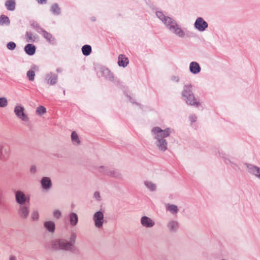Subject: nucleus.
I'll use <instances>...</instances> for the list:
<instances>
[{
  "label": "nucleus",
  "instance_id": "obj_40",
  "mask_svg": "<svg viewBox=\"0 0 260 260\" xmlns=\"http://www.w3.org/2000/svg\"><path fill=\"white\" fill-rule=\"evenodd\" d=\"M93 197L96 200L100 201V200H101V196H100V192L99 191H95L94 193Z\"/></svg>",
  "mask_w": 260,
  "mask_h": 260
},
{
  "label": "nucleus",
  "instance_id": "obj_14",
  "mask_svg": "<svg viewBox=\"0 0 260 260\" xmlns=\"http://www.w3.org/2000/svg\"><path fill=\"white\" fill-rule=\"evenodd\" d=\"M41 184L45 190H49L52 187V182L49 177H44L41 180Z\"/></svg>",
  "mask_w": 260,
  "mask_h": 260
},
{
  "label": "nucleus",
  "instance_id": "obj_26",
  "mask_svg": "<svg viewBox=\"0 0 260 260\" xmlns=\"http://www.w3.org/2000/svg\"><path fill=\"white\" fill-rule=\"evenodd\" d=\"M5 6L9 11H14L15 9V2L14 0H8L6 2Z\"/></svg>",
  "mask_w": 260,
  "mask_h": 260
},
{
  "label": "nucleus",
  "instance_id": "obj_28",
  "mask_svg": "<svg viewBox=\"0 0 260 260\" xmlns=\"http://www.w3.org/2000/svg\"><path fill=\"white\" fill-rule=\"evenodd\" d=\"M51 11L54 15H58L60 13V9L57 4H54L51 7Z\"/></svg>",
  "mask_w": 260,
  "mask_h": 260
},
{
  "label": "nucleus",
  "instance_id": "obj_35",
  "mask_svg": "<svg viewBox=\"0 0 260 260\" xmlns=\"http://www.w3.org/2000/svg\"><path fill=\"white\" fill-rule=\"evenodd\" d=\"M8 104L7 99L5 98H0V107L4 108L7 106Z\"/></svg>",
  "mask_w": 260,
  "mask_h": 260
},
{
  "label": "nucleus",
  "instance_id": "obj_29",
  "mask_svg": "<svg viewBox=\"0 0 260 260\" xmlns=\"http://www.w3.org/2000/svg\"><path fill=\"white\" fill-rule=\"evenodd\" d=\"M82 51L84 55L88 56L91 52V47L88 45H84L82 48Z\"/></svg>",
  "mask_w": 260,
  "mask_h": 260
},
{
  "label": "nucleus",
  "instance_id": "obj_13",
  "mask_svg": "<svg viewBox=\"0 0 260 260\" xmlns=\"http://www.w3.org/2000/svg\"><path fill=\"white\" fill-rule=\"evenodd\" d=\"M45 80L49 85H55L57 82V75L51 72L46 75Z\"/></svg>",
  "mask_w": 260,
  "mask_h": 260
},
{
  "label": "nucleus",
  "instance_id": "obj_10",
  "mask_svg": "<svg viewBox=\"0 0 260 260\" xmlns=\"http://www.w3.org/2000/svg\"><path fill=\"white\" fill-rule=\"evenodd\" d=\"M141 225L147 229L152 228L155 224L154 220L147 216H143L140 218Z\"/></svg>",
  "mask_w": 260,
  "mask_h": 260
},
{
  "label": "nucleus",
  "instance_id": "obj_2",
  "mask_svg": "<svg viewBox=\"0 0 260 260\" xmlns=\"http://www.w3.org/2000/svg\"><path fill=\"white\" fill-rule=\"evenodd\" d=\"M77 235L75 232H71L69 239L60 238L53 240L51 245L54 250H61L66 251L74 252L75 249V245L76 242Z\"/></svg>",
  "mask_w": 260,
  "mask_h": 260
},
{
  "label": "nucleus",
  "instance_id": "obj_11",
  "mask_svg": "<svg viewBox=\"0 0 260 260\" xmlns=\"http://www.w3.org/2000/svg\"><path fill=\"white\" fill-rule=\"evenodd\" d=\"M248 172L260 180V168L252 164H246Z\"/></svg>",
  "mask_w": 260,
  "mask_h": 260
},
{
  "label": "nucleus",
  "instance_id": "obj_5",
  "mask_svg": "<svg viewBox=\"0 0 260 260\" xmlns=\"http://www.w3.org/2000/svg\"><path fill=\"white\" fill-rule=\"evenodd\" d=\"M15 201L18 205L29 204L30 197L21 190H16L15 192Z\"/></svg>",
  "mask_w": 260,
  "mask_h": 260
},
{
  "label": "nucleus",
  "instance_id": "obj_12",
  "mask_svg": "<svg viewBox=\"0 0 260 260\" xmlns=\"http://www.w3.org/2000/svg\"><path fill=\"white\" fill-rule=\"evenodd\" d=\"M167 227L170 232L176 233L179 229V223L177 220L171 219L167 222Z\"/></svg>",
  "mask_w": 260,
  "mask_h": 260
},
{
  "label": "nucleus",
  "instance_id": "obj_33",
  "mask_svg": "<svg viewBox=\"0 0 260 260\" xmlns=\"http://www.w3.org/2000/svg\"><path fill=\"white\" fill-rule=\"evenodd\" d=\"M109 168L105 166H100L98 167V170L100 173L106 175Z\"/></svg>",
  "mask_w": 260,
  "mask_h": 260
},
{
  "label": "nucleus",
  "instance_id": "obj_30",
  "mask_svg": "<svg viewBox=\"0 0 260 260\" xmlns=\"http://www.w3.org/2000/svg\"><path fill=\"white\" fill-rule=\"evenodd\" d=\"M10 23L9 18L5 15H2L0 16V25H8Z\"/></svg>",
  "mask_w": 260,
  "mask_h": 260
},
{
  "label": "nucleus",
  "instance_id": "obj_9",
  "mask_svg": "<svg viewBox=\"0 0 260 260\" xmlns=\"http://www.w3.org/2000/svg\"><path fill=\"white\" fill-rule=\"evenodd\" d=\"M194 27L198 31L202 32L208 28V24L203 18L198 17L194 23Z\"/></svg>",
  "mask_w": 260,
  "mask_h": 260
},
{
  "label": "nucleus",
  "instance_id": "obj_3",
  "mask_svg": "<svg viewBox=\"0 0 260 260\" xmlns=\"http://www.w3.org/2000/svg\"><path fill=\"white\" fill-rule=\"evenodd\" d=\"M156 15L157 18L163 22L171 32L179 38H183L185 37V32L175 20L168 16H166L160 11H157Z\"/></svg>",
  "mask_w": 260,
  "mask_h": 260
},
{
  "label": "nucleus",
  "instance_id": "obj_47",
  "mask_svg": "<svg viewBox=\"0 0 260 260\" xmlns=\"http://www.w3.org/2000/svg\"><path fill=\"white\" fill-rule=\"evenodd\" d=\"M127 97L129 98V100L130 102H131L132 103H134V102H133V100L132 99V98L129 96H127Z\"/></svg>",
  "mask_w": 260,
  "mask_h": 260
},
{
  "label": "nucleus",
  "instance_id": "obj_19",
  "mask_svg": "<svg viewBox=\"0 0 260 260\" xmlns=\"http://www.w3.org/2000/svg\"><path fill=\"white\" fill-rule=\"evenodd\" d=\"M106 175L116 179L120 178L121 177V174L119 171L110 167L109 168Z\"/></svg>",
  "mask_w": 260,
  "mask_h": 260
},
{
  "label": "nucleus",
  "instance_id": "obj_15",
  "mask_svg": "<svg viewBox=\"0 0 260 260\" xmlns=\"http://www.w3.org/2000/svg\"><path fill=\"white\" fill-rule=\"evenodd\" d=\"M100 75L104 77L106 79L112 81L113 79V76L110 71L105 67H103L101 69L99 73Z\"/></svg>",
  "mask_w": 260,
  "mask_h": 260
},
{
  "label": "nucleus",
  "instance_id": "obj_45",
  "mask_svg": "<svg viewBox=\"0 0 260 260\" xmlns=\"http://www.w3.org/2000/svg\"><path fill=\"white\" fill-rule=\"evenodd\" d=\"M8 260H17V257L15 255H11L9 257V259Z\"/></svg>",
  "mask_w": 260,
  "mask_h": 260
},
{
  "label": "nucleus",
  "instance_id": "obj_7",
  "mask_svg": "<svg viewBox=\"0 0 260 260\" xmlns=\"http://www.w3.org/2000/svg\"><path fill=\"white\" fill-rule=\"evenodd\" d=\"M29 204L18 205L17 214L21 219H26L29 216Z\"/></svg>",
  "mask_w": 260,
  "mask_h": 260
},
{
  "label": "nucleus",
  "instance_id": "obj_4",
  "mask_svg": "<svg viewBox=\"0 0 260 260\" xmlns=\"http://www.w3.org/2000/svg\"><path fill=\"white\" fill-rule=\"evenodd\" d=\"M182 96L183 100L188 105L198 106L200 104V103L197 101V99L194 96L192 91V85L191 84L184 85L182 91Z\"/></svg>",
  "mask_w": 260,
  "mask_h": 260
},
{
  "label": "nucleus",
  "instance_id": "obj_48",
  "mask_svg": "<svg viewBox=\"0 0 260 260\" xmlns=\"http://www.w3.org/2000/svg\"><path fill=\"white\" fill-rule=\"evenodd\" d=\"M56 71H57V72H60L61 71V69H57L56 70Z\"/></svg>",
  "mask_w": 260,
  "mask_h": 260
},
{
  "label": "nucleus",
  "instance_id": "obj_16",
  "mask_svg": "<svg viewBox=\"0 0 260 260\" xmlns=\"http://www.w3.org/2000/svg\"><path fill=\"white\" fill-rule=\"evenodd\" d=\"M201 68L199 64L196 61H192L189 64V71L193 74H198L201 72Z\"/></svg>",
  "mask_w": 260,
  "mask_h": 260
},
{
  "label": "nucleus",
  "instance_id": "obj_43",
  "mask_svg": "<svg viewBox=\"0 0 260 260\" xmlns=\"http://www.w3.org/2000/svg\"><path fill=\"white\" fill-rule=\"evenodd\" d=\"M30 171L31 173H35L37 171V168L35 166H32L30 167Z\"/></svg>",
  "mask_w": 260,
  "mask_h": 260
},
{
  "label": "nucleus",
  "instance_id": "obj_20",
  "mask_svg": "<svg viewBox=\"0 0 260 260\" xmlns=\"http://www.w3.org/2000/svg\"><path fill=\"white\" fill-rule=\"evenodd\" d=\"M145 186L150 191H155L157 189V185L153 182L146 180L144 181Z\"/></svg>",
  "mask_w": 260,
  "mask_h": 260
},
{
  "label": "nucleus",
  "instance_id": "obj_44",
  "mask_svg": "<svg viewBox=\"0 0 260 260\" xmlns=\"http://www.w3.org/2000/svg\"><path fill=\"white\" fill-rule=\"evenodd\" d=\"M171 80L173 81H174V82H178L179 80V78L177 76H173L171 78Z\"/></svg>",
  "mask_w": 260,
  "mask_h": 260
},
{
  "label": "nucleus",
  "instance_id": "obj_37",
  "mask_svg": "<svg viewBox=\"0 0 260 260\" xmlns=\"http://www.w3.org/2000/svg\"><path fill=\"white\" fill-rule=\"evenodd\" d=\"M16 47V44L13 42H10L7 44V47L10 50L15 49Z\"/></svg>",
  "mask_w": 260,
  "mask_h": 260
},
{
  "label": "nucleus",
  "instance_id": "obj_17",
  "mask_svg": "<svg viewBox=\"0 0 260 260\" xmlns=\"http://www.w3.org/2000/svg\"><path fill=\"white\" fill-rule=\"evenodd\" d=\"M44 227L50 233L53 234L55 230V224L53 221H46L44 223Z\"/></svg>",
  "mask_w": 260,
  "mask_h": 260
},
{
  "label": "nucleus",
  "instance_id": "obj_25",
  "mask_svg": "<svg viewBox=\"0 0 260 260\" xmlns=\"http://www.w3.org/2000/svg\"><path fill=\"white\" fill-rule=\"evenodd\" d=\"M43 36L46 40L50 43L54 44L55 43V39L53 37L52 35L46 30L43 31Z\"/></svg>",
  "mask_w": 260,
  "mask_h": 260
},
{
  "label": "nucleus",
  "instance_id": "obj_38",
  "mask_svg": "<svg viewBox=\"0 0 260 260\" xmlns=\"http://www.w3.org/2000/svg\"><path fill=\"white\" fill-rule=\"evenodd\" d=\"M53 215L54 218L56 219H59L61 215V213L59 210H55L54 211Z\"/></svg>",
  "mask_w": 260,
  "mask_h": 260
},
{
  "label": "nucleus",
  "instance_id": "obj_34",
  "mask_svg": "<svg viewBox=\"0 0 260 260\" xmlns=\"http://www.w3.org/2000/svg\"><path fill=\"white\" fill-rule=\"evenodd\" d=\"M46 112V108L42 106H40L36 109V113L40 115H43Z\"/></svg>",
  "mask_w": 260,
  "mask_h": 260
},
{
  "label": "nucleus",
  "instance_id": "obj_41",
  "mask_svg": "<svg viewBox=\"0 0 260 260\" xmlns=\"http://www.w3.org/2000/svg\"><path fill=\"white\" fill-rule=\"evenodd\" d=\"M33 26L35 27V28L36 29V30L39 32V33H41L43 34V31L44 30L43 29H42L41 27H40V26H37V25L36 24V26H35V24H34L33 25Z\"/></svg>",
  "mask_w": 260,
  "mask_h": 260
},
{
  "label": "nucleus",
  "instance_id": "obj_31",
  "mask_svg": "<svg viewBox=\"0 0 260 260\" xmlns=\"http://www.w3.org/2000/svg\"><path fill=\"white\" fill-rule=\"evenodd\" d=\"M26 37L27 42H34L36 39V36L31 32H26Z\"/></svg>",
  "mask_w": 260,
  "mask_h": 260
},
{
  "label": "nucleus",
  "instance_id": "obj_21",
  "mask_svg": "<svg viewBox=\"0 0 260 260\" xmlns=\"http://www.w3.org/2000/svg\"><path fill=\"white\" fill-rule=\"evenodd\" d=\"M70 224L71 226H76L78 222V216L75 213L72 212L69 215Z\"/></svg>",
  "mask_w": 260,
  "mask_h": 260
},
{
  "label": "nucleus",
  "instance_id": "obj_1",
  "mask_svg": "<svg viewBox=\"0 0 260 260\" xmlns=\"http://www.w3.org/2000/svg\"><path fill=\"white\" fill-rule=\"evenodd\" d=\"M173 132V129L170 127L162 129L158 126H155L151 129V135L158 150L165 152L168 149V143L166 138L170 136Z\"/></svg>",
  "mask_w": 260,
  "mask_h": 260
},
{
  "label": "nucleus",
  "instance_id": "obj_46",
  "mask_svg": "<svg viewBox=\"0 0 260 260\" xmlns=\"http://www.w3.org/2000/svg\"><path fill=\"white\" fill-rule=\"evenodd\" d=\"M38 2V3L40 4H42L44 3H46V0H37Z\"/></svg>",
  "mask_w": 260,
  "mask_h": 260
},
{
  "label": "nucleus",
  "instance_id": "obj_39",
  "mask_svg": "<svg viewBox=\"0 0 260 260\" xmlns=\"http://www.w3.org/2000/svg\"><path fill=\"white\" fill-rule=\"evenodd\" d=\"M224 162L226 164H231V165L233 168H235V167H237L236 164L235 162H233L232 161H231L229 158H225Z\"/></svg>",
  "mask_w": 260,
  "mask_h": 260
},
{
  "label": "nucleus",
  "instance_id": "obj_42",
  "mask_svg": "<svg viewBox=\"0 0 260 260\" xmlns=\"http://www.w3.org/2000/svg\"><path fill=\"white\" fill-rule=\"evenodd\" d=\"M189 119L191 123L194 122L197 120V117L194 115H191L189 116Z\"/></svg>",
  "mask_w": 260,
  "mask_h": 260
},
{
  "label": "nucleus",
  "instance_id": "obj_27",
  "mask_svg": "<svg viewBox=\"0 0 260 260\" xmlns=\"http://www.w3.org/2000/svg\"><path fill=\"white\" fill-rule=\"evenodd\" d=\"M38 69L37 67H33L31 70L27 72V77L30 81H33L35 79V73L34 70Z\"/></svg>",
  "mask_w": 260,
  "mask_h": 260
},
{
  "label": "nucleus",
  "instance_id": "obj_22",
  "mask_svg": "<svg viewBox=\"0 0 260 260\" xmlns=\"http://www.w3.org/2000/svg\"><path fill=\"white\" fill-rule=\"evenodd\" d=\"M24 50L28 55H32L35 53L36 47L31 44H28L25 46Z\"/></svg>",
  "mask_w": 260,
  "mask_h": 260
},
{
  "label": "nucleus",
  "instance_id": "obj_24",
  "mask_svg": "<svg viewBox=\"0 0 260 260\" xmlns=\"http://www.w3.org/2000/svg\"><path fill=\"white\" fill-rule=\"evenodd\" d=\"M71 141L74 145L77 146L80 144V140L79 139V136L75 131H74L72 133Z\"/></svg>",
  "mask_w": 260,
  "mask_h": 260
},
{
  "label": "nucleus",
  "instance_id": "obj_6",
  "mask_svg": "<svg viewBox=\"0 0 260 260\" xmlns=\"http://www.w3.org/2000/svg\"><path fill=\"white\" fill-rule=\"evenodd\" d=\"M14 112L17 117L24 122H28L29 117L25 113V109L23 106L20 104H17L15 106L14 109Z\"/></svg>",
  "mask_w": 260,
  "mask_h": 260
},
{
  "label": "nucleus",
  "instance_id": "obj_18",
  "mask_svg": "<svg viewBox=\"0 0 260 260\" xmlns=\"http://www.w3.org/2000/svg\"><path fill=\"white\" fill-rule=\"evenodd\" d=\"M165 208L167 211L169 212L174 215H176L179 211L178 206L174 204L169 203L166 204L165 205Z\"/></svg>",
  "mask_w": 260,
  "mask_h": 260
},
{
  "label": "nucleus",
  "instance_id": "obj_23",
  "mask_svg": "<svg viewBox=\"0 0 260 260\" xmlns=\"http://www.w3.org/2000/svg\"><path fill=\"white\" fill-rule=\"evenodd\" d=\"M118 63L119 66L125 67L127 65L128 63V59L123 55L120 54L118 56Z\"/></svg>",
  "mask_w": 260,
  "mask_h": 260
},
{
  "label": "nucleus",
  "instance_id": "obj_36",
  "mask_svg": "<svg viewBox=\"0 0 260 260\" xmlns=\"http://www.w3.org/2000/svg\"><path fill=\"white\" fill-rule=\"evenodd\" d=\"M7 149L5 148L4 145L2 143H0V158L2 157L4 153H7Z\"/></svg>",
  "mask_w": 260,
  "mask_h": 260
},
{
  "label": "nucleus",
  "instance_id": "obj_8",
  "mask_svg": "<svg viewBox=\"0 0 260 260\" xmlns=\"http://www.w3.org/2000/svg\"><path fill=\"white\" fill-rule=\"evenodd\" d=\"M93 220L96 228H102L104 221V213L101 211L95 212L93 216Z\"/></svg>",
  "mask_w": 260,
  "mask_h": 260
},
{
  "label": "nucleus",
  "instance_id": "obj_32",
  "mask_svg": "<svg viewBox=\"0 0 260 260\" xmlns=\"http://www.w3.org/2000/svg\"><path fill=\"white\" fill-rule=\"evenodd\" d=\"M30 217L32 221H38L39 219V212L37 210H33L31 213Z\"/></svg>",
  "mask_w": 260,
  "mask_h": 260
}]
</instances>
